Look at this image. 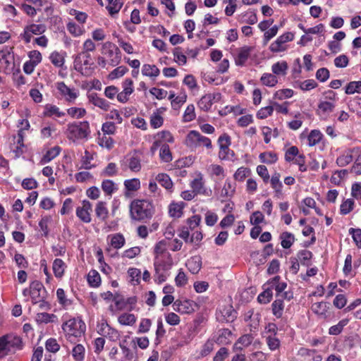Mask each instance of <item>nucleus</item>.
Listing matches in <instances>:
<instances>
[{
  "label": "nucleus",
  "mask_w": 361,
  "mask_h": 361,
  "mask_svg": "<svg viewBox=\"0 0 361 361\" xmlns=\"http://www.w3.org/2000/svg\"><path fill=\"white\" fill-rule=\"evenodd\" d=\"M142 154L138 151L128 153L120 161L123 171L130 170L132 172H140L142 169Z\"/></svg>",
  "instance_id": "6"
},
{
  "label": "nucleus",
  "mask_w": 361,
  "mask_h": 361,
  "mask_svg": "<svg viewBox=\"0 0 361 361\" xmlns=\"http://www.w3.org/2000/svg\"><path fill=\"white\" fill-rule=\"evenodd\" d=\"M293 93L294 92L291 89L279 90L275 92V93L274 94V99L279 100L288 99L293 97Z\"/></svg>",
  "instance_id": "59"
},
{
  "label": "nucleus",
  "mask_w": 361,
  "mask_h": 361,
  "mask_svg": "<svg viewBox=\"0 0 361 361\" xmlns=\"http://www.w3.org/2000/svg\"><path fill=\"white\" fill-rule=\"evenodd\" d=\"M323 135L319 130H312L310 131L308 137V145L310 147L318 144L322 139Z\"/></svg>",
  "instance_id": "42"
},
{
  "label": "nucleus",
  "mask_w": 361,
  "mask_h": 361,
  "mask_svg": "<svg viewBox=\"0 0 361 361\" xmlns=\"http://www.w3.org/2000/svg\"><path fill=\"white\" fill-rule=\"evenodd\" d=\"M184 207L183 202H172L169 207V214L171 216L179 218L183 214V209Z\"/></svg>",
  "instance_id": "33"
},
{
  "label": "nucleus",
  "mask_w": 361,
  "mask_h": 361,
  "mask_svg": "<svg viewBox=\"0 0 361 361\" xmlns=\"http://www.w3.org/2000/svg\"><path fill=\"white\" fill-rule=\"evenodd\" d=\"M92 63L90 60L83 59V63H82V60L78 61V66H75V69L80 72L84 75H89L91 73L90 66Z\"/></svg>",
  "instance_id": "49"
},
{
  "label": "nucleus",
  "mask_w": 361,
  "mask_h": 361,
  "mask_svg": "<svg viewBox=\"0 0 361 361\" xmlns=\"http://www.w3.org/2000/svg\"><path fill=\"white\" fill-rule=\"evenodd\" d=\"M61 152V147L59 146H55L50 149H49L46 154L42 157L41 159V163L42 164H45L49 163L55 157H56Z\"/></svg>",
  "instance_id": "36"
},
{
  "label": "nucleus",
  "mask_w": 361,
  "mask_h": 361,
  "mask_svg": "<svg viewBox=\"0 0 361 361\" xmlns=\"http://www.w3.org/2000/svg\"><path fill=\"white\" fill-rule=\"evenodd\" d=\"M202 218L200 215H193L191 217L187 219L186 225L189 228V230L192 232L196 231L201 223Z\"/></svg>",
  "instance_id": "55"
},
{
  "label": "nucleus",
  "mask_w": 361,
  "mask_h": 361,
  "mask_svg": "<svg viewBox=\"0 0 361 361\" xmlns=\"http://www.w3.org/2000/svg\"><path fill=\"white\" fill-rule=\"evenodd\" d=\"M154 280L157 283H161L166 281L170 276V270H165L159 267H154Z\"/></svg>",
  "instance_id": "29"
},
{
  "label": "nucleus",
  "mask_w": 361,
  "mask_h": 361,
  "mask_svg": "<svg viewBox=\"0 0 361 361\" xmlns=\"http://www.w3.org/2000/svg\"><path fill=\"white\" fill-rule=\"evenodd\" d=\"M94 159V154L85 150L84 155L82 157V167L85 169H91L95 167V165L91 164V161Z\"/></svg>",
  "instance_id": "45"
},
{
  "label": "nucleus",
  "mask_w": 361,
  "mask_h": 361,
  "mask_svg": "<svg viewBox=\"0 0 361 361\" xmlns=\"http://www.w3.org/2000/svg\"><path fill=\"white\" fill-rule=\"evenodd\" d=\"M66 267V264L61 259L57 258L54 259L52 266L54 276L56 278H61L64 274Z\"/></svg>",
  "instance_id": "31"
},
{
  "label": "nucleus",
  "mask_w": 361,
  "mask_h": 361,
  "mask_svg": "<svg viewBox=\"0 0 361 361\" xmlns=\"http://www.w3.org/2000/svg\"><path fill=\"white\" fill-rule=\"evenodd\" d=\"M92 204L88 200H83L82 205L76 208V216L84 223L88 224L92 221Z\"/></svg>",
  "instance_id": "16"
},
{
  "label": "nucleus",
  "mask_w": 361,
  "mask_h": 361,
  "mask_svg": "<svg viewBox=\"0 0 361 361\" xmlns=\"http://www.w3.org/2000/svg\"><path fill=\"white\" fill-rule=\"evenodd\" d=\"M288 66L286 61H281L274 63L271 66V71L274 75L284 76L287 74Z\"/></svg>",
  "instance_id": "28"
},
{
  "label": "nucleus",
  "mask_w": 361,
  "mask_h": 361,
  "mask_svg": "<svg viewBox=\"0 0 361 361\" xmlns=\"http://www.w3.org/2000/svg\"><path fill=\"white\" fill-rule=\"evenodd\" d=\"M281 246L285 249L290 248L295 241V238H294L293 234L288 233V232H283L281 235Z\"/></svg>",
  "instance_id": "50"
},
{
  "label": "nucleus",
  "mask_w": 361,
  "mask_h": 361,
  "mask_svg": "<svg viewBox=\"0 0 361 361\" xmlns=\"http://www.w3.org/2000/svg\"><path fill=\"white\" fill-rule=\"evenodd\" d=\"M56 88L61 98L68 104H73L80 94L78 89L67 86L64 82H56Z\"/></svg>",
  "instance_id": "9"
},
{
  "label": "nucleus",
  "mask_w": 361,
  "mask_h": 361,
  "mask_svg": "<svg viewBox=\"0 0 361 361\" xmlns=\"http://www.w3.org/2000/svg\"><path fill=\"white\" fill-rule=\"evenodd\" d=\"M102 53L109 59V64L112 66H116L121 62V51L111 42H106L102 44Z\"/></svg>",
  "instance_id": "8"
},
{
  "label": "nucleus",
  "mask_w": 361,
  "mask_h": 361,
  "mask_svg": "<svg viewBox=\"0 0 361 361\" xmlns=\"http://www.w3.org/2000/svg\"><path fill=\"white\" fill-rule=\"evenodd\" d=\"M118 167L115 163H109L102 171L101 175L103 176H115L118 174Z\"/></svg>",
  "instance_id": "62"
},
{
  "label": "nucleus",
  "mask_w": 361,
  "mask_h": 361,
  "mask_svg": "<svg viewBox=\"0 0 361 361\" xmlns=\"http://www.w3.org/2000/svg\"><path fill=\"white\" fill-rule=\"evenodd\" d=\"M120 324L124 326H132L136 322V317L133 314L123 313L118 318Z\"/></svg>",
  "instance_id": "40"
},
{
  "label": "nucleus",
  "mask_w": 361,
  "mask_h": 361,
  "mask_svg": "<svg viewBox=\"0 0 361 361\" xmlns=\"http://www.w3.org/2000/svg\"><path fill=\"white\" fill-rule=\"evenodd\" d=\"M155 178L156 181H157V183H159L166 190L169 191L170 192L173 191V183L168 174L161 173L157 174Z\"/></svg>",
  "instance_id": "22"
},
{
  "label": "nucleus",
  "mask_w": 361,
  "mask_h": 361,
  "mask_svg": "<svg viewBox=\"0 0 361 361\" xmlns=\"http://www.w3.org/2000/svg\"><path fill=\"white\" fill-rule=\"evenodd\" d=\"M90 133V124L87 121L74 122L67 125L66 136L68 140L73 142L87 139Z\"/></svg>",
  "instance_id": "5"
},
{
  "label": "nucleus",
  "mask_w": 361,
  "mask_h": 361,
  "mask_svg": "<svg viewBox=\"0 0 361 361\" xmlns=\"http://www.w3.org/2000/svg\"><path fill=\"white\" fill-rule=\"evenodd\" d=\"M142 73L151 78H155L159 75L160 71L155 65L145 64L142 68Z\"/></svg>",
  "instance_id": "34"
},
{
  "label": "nucleus",
  "mask_w": 361,
  "mask_h": 361,
  "mask_svg": "<svg viewBox=\"0 0 361 361\" xmlns=\"http://www.w3.org/2000/svg\"><path fill=\"white\" fill-rule=\"evenodd\" d=\"M186 265L190 271L193 274H197L201 269V260L197 257H192L188 260Z\"/></svg>",
  "instance_id": "46"
},
{
  "label": "nucleus",
  "mask_w": 361,
  "mask_h": 361,
  "mask_svg": "<svg viewBox=\"0 0 361 361\" xmlns=\"http://www.w3.org/2000/svg\"><path fill=\"white\" fill-rule=\"evenodd\" d=\"M280 276H274L273 279L269 280L264 286L270 288L271 291L275 290L277 296H281L282 298L290 300L292 295H289L288 292H284V290L287 287L286 283L280 281Z\"/></svg>",
  "instance_id": "10"
},
{
  "label": "nucleus",
  "mask_w": 361,
  "mask_h": 361,
  "mask_svg": "<svg viewBox=\"0 0 361 361\" xmlns=\"http://www.w3.org/2000/svg\"><path fill=\"white\" fill-rule=\"evenodd\" d=\"M294 38L292 32H288L280 35L269 46V50L273 53L283 51L286 49V43L291 42Z\"/></svg>",
  "instance_id": "11"
},
{
  "label": "nucleus",
  "mask_w": 361,
  "mask_h": 361,
  "mask_svg": "<svg viewBox=\"0 0 361 361\" xmlns=\"http://www.w3.org/2000/svg\"><path fill=\"white\" fill-rule=\"evenodd\" d=\"M95 213L100 220L103 221H106L109 216V210L106 202L102 201L98 202L96 205Z\"/></svg>",
  "instance_id": "30"
},
{
  "label": "nucleus",
  "mask_w": 361,
  "mask_h": 361,
  "mask_svg": "<svg viewBox=\"0 0 361 361\" xmlns=\"http://www.w3.org/2000/svg\"><path fill=\"white\" fill-rule=\"evenodd\" d=\"M272 313L278 319L281 318L283 315L284 309V304L282 299H277L274 300L271 305Z\"/></svg>",
  "instance_id": "43"
},
{
  "label": "nucleus",
  "mask_w": 361,
  "mask_h": 361,
  "mask_svg": "<svg viewBox=\"0 0 361 361\" xmlns=\"http://www.w3.org/2000/svg\"><path fill=\"white\" fill-rule=\"evenodd\" d=\"M260 81L262 85L273 87L278 83V79L273 73H265L261 76Z\"/></svg>",
  "instance_id": "37"
},
{
  "label": "nucleus",
  "mask_w": 361,
  "mask_h": 361,
  "mask_svg": "<svg viewBox=\"0 0 361 361\" xmlns=\"http://www.w3.org/2000/svg\"><path fill=\"white\" fill-rule=\"evenodd\" d=\"M85 349L82 344H77L72 350V356L75 361H82L85 358Z\"/></svg>",
  "instance_id": "48"
},
{
  "label": "nucleus",
  "mask_w": 361,
  "mask_h": 361,
  "mask_svg": "<svg viewBox=\"0 0 361 361\" xmlns=\"http://www.w3.org/2000/svg\"><path fill=\"white\" fill-rule=\"evenodd\" d=\"M261 161L267 164H272L277 161L278 156L274 152H264L259 156Z\"/></svg>",
  "instance_id": "39"
},
{
  "label": "nucleus",
  "mask_w": 361,
  "mask_h": 361,
  "mask_svg": "<svg viewBox=\"0 0 361 361\" xmlns=\"http://www.w3.org/2000/svg\"><path fill=\"white\" fill-rule=\"evenodd\" d=\"M161 109H157L150 116V126L152 128L157 129L160 128L164 123V118L161 115Z\"/></svg>",
  "instance_id": "32"
},
{
  "label": "nucleus",
  "mask_w": 361,
  "mask_h": 361,
  "mask_svg": "<svg viewBox=\"0 0 361 361\" xmlns=\"http://www.w3.org/2000/svg\"><path fill=\"white\" fill-rule=\"evenodd\" d=\"M67 114L72 118L79 119L83 118L86 115L87 111L84 108L71 107L67 109Z\"/></svg>",
  "instance_id": "51"
},
{
  "label": "nucleus",
  "mask_w": 361,
  "mask_h": 361,
  "mask_svg": "<svg viewBox=\"0 0 361 361\" xmlns=\"http://www.w3.org/2000/svg\"><path fill=\"white\" fill-rule=\"evenodd\" d=\"M87 97L90 103L104 111H108L110 108V103L104 98L98 97L96 93H91Z\"/></svg>",
  "instance_id": "19"
},
{
  "label": "nucleus",
  "mask_w": 361,
  "mask_h": 361,
  "mask_svg": "<svg viewBox=\"0 0 361 361\" xmlns=\"http://www.w3.org/2000/svg\"><path fill=\"white\" fill-rule=\"evenodd\" d=\"M212 106L211 97L209 94L202 96L198 102V106L204 111H209Z\"/></svg>",
  "instance_id": "64"
},
{
  "label": "nucleus",
  "mask_w": 361,
  "mask_h": 361,
  "mask_svg": "<svg viewBox=\"0 0 361 361\" xmlns=\"http://www.w3.org/2000/svg\"><path fill=\"white\" fill-rule=\"evenodd\" d=\"M65 338L72 343L79 341L85 333L86 325L80 318H72L62 324Z\"/></svg>",
  "instance_id": "2"
},
{
  "label": "nucleus",
  "mask_w": 361,
  "mask_h": 361,
  "mask_svg": "<svg viewBox=\"0 0 361 361\" xmlns=\"http://www.w3.org/2000/svg\"><path fill=\"white\" fill-rule=\"evenodd\" d=\"M173 60L180 66H183L187 63L186 56L183 54L180 47H176L173 51Z\"/></svg>",
  "instance_id": "52"
},
{
  "label": "nucleus",
  "mask_w": 361,
  "mask_h": 361,
  "mask_svg": "<svg viewBox=\"0 0 361 361\" xmlns=\"http://www.w3.org/2000/svg\"><path fill=\"white\" fill-rule=\"evenodd\" d=\"M23 347V343L20 336L13 334L4 335L0 337V358L15 353Z\"/></svg>",
  "instance_id": "3"
},
{
  "label": "nucleus",
  "mask_w": 361,
  "mask_h": 361,
  "mask_svg": "<svg viewBox=\"0 0 361 361\" xmlns=\"http://www.w3.org/2000/svg\"><path fill=\"white\" fill-rule=\"evenodd\" d=\"M154 254L155 258L170 254V252L167 250L166 243L164 240H161L155 245Z\"/></svg>",
  "instance_id": "47"
},
{
  "label": "nucleus",
  "mask_w": 361,
  "mask_h": 361,
  "mask_svg": "<svg viewBox=\"0 0 361 361\" xmlns=\"http://www.w3.org/2000/svg\"><path fill=\"white\" fill-rule=\"evenodd\" d=\"M154 213V208L148 200H134L130 204V215L133 220L144 221L149 219Z\"/></svg>",
  "instance_id": "1"
},
{
  "label": "nucleus",
  "mask_w": 361,
  "mask_h": 361,
  "mask_svg": "<svg viewBox=\"0 0 361 361\" xmlns=\"http://www.w3.org/2000/svg\"><path fill=\"white\" fill-rule=\"evenodd\" d=\"M172 307L174 311L180 314H191L195 312L196 303L190 300H177L173 303Z\"/></svg>",
  "instance_id": "15"
},
{
  "label": "nucleus",
  "mask_w": 361,
  "mask_h": 361,
  "mask_svg": "<svg viewBox=\"0 0 361 361\" xmlns=\"http://www.w3.org/2000/svg\"><path fill=\"white\" fill-rule=\"evenodd\" d=\"M125 244V238L121 233H116L111 237V245L115 249L121 248Z\"/></svg>",
  "instance_id": "57"
},
{
  "label": "nucleus",
  "mask_w": 361,
  "mask_h": 361,
  "mask_svg": "<svg viewBox=\"0 0 361 361\" xmlns=\"http://www.w3.org/2000/svg\"><path fill=\"white\" fill-rule=\"evenodd\" d=\"M230 145L219 147V157L221 160H230L234 157L233 151L229 149Z\"/></svg>",
  "instance_id": "56"
},
{
  "label": "nucleus",
  "mask_w": 361,
  "mask_h": 361,
  "mask_svg": "<svg viewBox=\"0 0 361 361\" xmlns=\"http://www.w3.org/2000/svg\"><path fill=\"white\" fill-rule=\"evenodd\" d=\"M272 297L273 292H271V288L264 286V291L258 295L257 300L260 303L267 304L271 301Z\"/></svg>",
  "instance_id": "54"
},
{
  "label": "nucleus",
  "mask_w": 361,
  "mask_h": 361,
  "mask_svg": "<svg viewBox=\"0 0 361 361\" xmlns=\"http://www.w3.org/2000/svg\"><path fill=\"white\" fill-rule=\"evenodd\" d=\"M44 293L45 290L41 282L35 281L30 283L29 295L33 304H37V302H40L42 298H44Z\"/></svg>",
  "instance_id": "13"
},
{
  "label": "nucleus",
  "mask_w": 361,
  "mask_h": 361,
  "mask_svg": "<svg viewBox=\"0 0 361 361\" xmlns=\"http://www.w3.org/2000/svg\"><path fill=\"white\" fill-rule=\"evenodd\" d=\"M337 99L336 93L334 91L329 90L325 92L324 97L319 101L317 109V114L321 119L326 120L329 118L336 107Z\"/></svg>",
  "instance_id": "4"
},
{
  "label": "nucleus",
  "mask_w": 361,
  "mask_h": 361,
  "mask_svg": "<svg viewBox=\"0 0 361 361\" xmlns=\"http://www.w3.org/2000/svg\"><path fill=\"white\" fill-rule=\"evenodd\" d=\"M173 264V258L171 254L165 255L158 258H154V266L159 267L165 270H171Z\"/></svg>",
  "instance_id": "20"
},
{
  "label": "nucleus",
  "mask_w": 361,
  "mask_h": 361,
  "mask_svg": "<svg viewBox=\"0 0 361 361\" xmlns=\"http://www.w3.org/2000/svg\"><path fill=\"white\" fill-rule=\"evenodd\" d=\"M44 116L47 117L61 118L66 115V113L61 111L56 105L47 104L44 106Z\"/></svg>",
  "instance_id": "24"
},
{
  "label": "nucleus",
  "mask_w": 361,
  "mask_h": 361,
  "mask_svg": "<svg viewBox=\"0 0 361 361\" xmlns=\"http://www.w3.org/2000/svg\"><path fill=\"white\" fill-rule=\"evenodd\" d=\"M312 257V253L310 250H302L298 252V257L301 264L305 266L310 265V259Z\"/></svg>",
  "instance_id": "61"
},
{
  "label": "nucleus",
  "mask_w": 361,
  "mask_h": 361,
  "mask_svg": "<svg viewBox=\"0 0 361 361\" xmlns=\"http://www.w3.org/2000/svg\"><path fill=\"white\" fill-rule=\"evenodd\" d=\"M123 185L126 190L129 192H135L140 188V181L136 178L124 180Z\"/></svg>",
  "instance_id": "44"
},
{
  "label": "nucleus",
  "mask_w": 361,
  "mask_h": 361,
  "mask_svg": "<svg viewBox=\"0 0 361 361\" xmlns=\"http://www.w3.org/2000/svg\"><path fill=\"white\" fill-rule=\"evenodd\" d=\"M190 185L192 190L197 195H203L205 196H210L212 193L211 189H207L204 187V182L203 176L200 172L196 173L195 177L191 180Z\"/></svg>",
  "instance_id": "12"
},
{
  "label": "nucleus",
  "mask_w": 361,
  "mask_h": 361,
  "mask_svg": "<svg viewBox=\"0 0 361 361\" xmlns=\"http://www.w3.org/2000/svg\"><path fill=\"white\" fill-rule=\"evenodd\" d=\"M254 50L253 47L244 46L240 48L238 54L235 58V63L236 66H243L250 57L251 52Z\"/></svg>",
  "instance_id": "18"
},
{
  "label": "nucleus",
  "mask_w": 361,
  "mask_h": 361,
  "mask_svg": "<svg viewBox=\"0 0 361 361\" xmlns=\"http://www.w3.org/2000/svg\"><path fill=\"white\" fill-rule=\"evenodd\" d=\"M355 148L348 149L343 154L340 155L336 159V164L340 167H343L353 161V153L355 152Z\"/></svg>",
  "instance_id": "27"
},
{
  "label": "nucleus",
  "mask_w": 361,
  "mask_h": 361,
  "mask_svg": "<svg viewBox=\"0 0 361 361\" xmlns=\"http://www.w3.org/2000/svg\"><path fill=\"white\" fill-rule=\"evenodd\" d=\"M235 192V183L230 179H226L220 191V197L222 198L231 197Z\"/></svg>",
  "instance_id": "23"
},
{
  "label": "nucleus",
  "mask_w": 361,
  "mask_h": 361,
  "mask_svg": "<svg viewBox=\"0 0 361 361\" xmlns=\"http://www.w3.org/2000/svg\"><path fill=\"white\" fill-rule=\"evenodd\" d=\"M312 312L318 315H325L327 312V305L324 302H318L312 304L311 307Z\"/></svg>",
  "instance_id": "60"
},
{
  "label": "nucleus",
  "mask_w": 361,
  "mask_h": 361,
  "mask_svg": "<svg viewBox=\"0 0 361 361\" xmlns=\"http://www.w3.org/2000/svg\"><path fill=\"white\" fill-rule=\"evenodd\" d=\"M46 27L43 24H30L25 27L23 33L20 35L25 42L29 43L31 41L32 35H41L45 32Z\"/></svg>",
  "instance_id": "14"
},
{
  "label": "nucleus",
  "mask_w": 361,
  "mask_h": 361,
  "mask_svg": "<svg viewBox=\"0 0 361 361\" xmlns=\"http://www.w3.org/2000/svg\"><path fill=\"white\" fill-rule=\"evenodd\" d=\"M11 48H6L0 51V63L4 66L5 72H6L13 61V56L11 55Z\"/></svg>",
  "instance_id": "26"
},
{
  "label": "nucleus",
  "mask_w": 361,
  "mask_h": 361,
  "mask_svg": "<svg viewBox=\"0 0 361 361\" xmlns=\"http://www.w3.org/2000/svg\"><path fill=\"white\" fill-rule=\"evenodd\" d=\"M253 340V337L250 334H245L240 336L233 345L234 351H240L243 348L249 346Z\"/></svg>",
  "instance_id": "25"
},
{
  "label": "nucleus",
  "mask_w": 361,
  "mask_h": 361,
  "mask_svg": "<svg viewBox=\"0 0 361 361\" xmlns=\"http://www.w3.org/2000/svg\"><path fill=\"white\" fill-rule=\"evenodd\" d=\"M98 333L103 336L109 338L113 341H116L120 338L119 331L110 326L106 321L101 322L99 326Z\"/></svg>",
  "instance_id": "17"
},
{
  "label": "nucleus",
  "mask_w": 361,
  "mask_h": 361,
  "mask_svg": "<svg viewBox=\"0 0 361 361\" xmlns=\"http://www.w3.org/2000/svg\"><path fill=\"white\" fill-rule=\"evenodd\" d=\"M123 0H114L113 1L108 4L106 9L109 14L113 16L119 12L123 5Z\"/></svg>",
  "instance_id": "53"
},
{
  "label": "nucleus",
  "mask_w": 361,
  "mask_h": 361,
  "mask_svg": "<svg viewBox=\"0 0 361 361\" xmlns=\"http://www.w3.org/2000/svg\"><path fill=\"white\" fill-rule=\"evenodd\" d=\"M280 174L276 172L272 175L270 180L271 185L274 190L275 196L278 198H280L283 195V184L280 180Z\"/></svg>",
  "instance_id": "21"
},
{
  "label": "nucleus",
  "mask_w": 361,
  "mask_h": 361,
  "mask_svg": "<svg viewBox=\"0 0 361 361\" xmlns=\"http://www.w3.org/2000/svg\"><path fill=\"white\" fill-rule=\"evenodd\" d=\"M346 94H361V81H351L347 84L345 88Z\"/></svg>",
  "instance_id": "41"
},
{
  "label": "nucleus",
  "mask_w": 361,
  "mask_h": 361,
  "mask_svg": "<svg viewBox=\"0 0 361 361\" xmlns=\"http://www.w3.org/2000/svg\"><path fill=\"white\" fill-rule=\"evenodd\" d=\"M224 319L226 322L233 321L236 317V312L231 305H226L219 309Z\"/></svg>",
  "instance_id": "35"
},
{
  "label": "nucleus",
  "mask_w": 361,
  "mask_h": 361,
  "mask_svg": "<svg viewBox=\"0 0 361 361\" xmlns=\"http://www.w3.org/2000/svg\"><path fill=\"white\" fill-rule=\"evenodd\" d=\"M102 188L104 193L109 196H111L118 190L116 184L113 180L109 179L102 181Z\"/></svg>",
  "instance_id": "38"
},
{
  "label": "nucleus",
  "mask_w": 361,
  "mask_h": 361,
  "mask_svg": "<svg viewBox=\"0 0 361 361\" xmlns=\"http://www.w3.org/2000/svg\"><path fill=\"white\" fill-rule=\"evenodd\" d=\"M67 30L74 37H79L84 33L83 27L73 22L67 24Z\"/></svg>",
  "instance_id": "58"
},
{
  "label": "nucleus",
  "mask_w": 361,
  "mask_h": 361,
  "mask_svg": "<svg viewBox=\"0 0 361 361\" xmlns=\"http://www.w3.org/2000/svg\"><path fill=\"white\" fill-rule=\"evenodd\" d=\"M159 157L164 162H170L172 160V155L168 145H163L159 151Z\"/></svg>",
  "instance_id": "63"
},
{
  "label": "nucleus",
  "mask_w": 361,
  "mask_h": 361,
  "mask_svg": "<svg viewBox=\"0 0 361 361\" xmlns=\"http://www.w3.org/2000/svg\"><path fill=\"white\" fill-rule=\"evenodd\" d=\"M185 143L190 149H196L201 146H204L209 149L212 148L211 140L195 130H190L187 134Z\"/></svg>",
  "instance_id": "7"
}]
</instances>
